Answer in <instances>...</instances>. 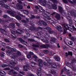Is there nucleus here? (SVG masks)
<instances>
[{
  "label": "nucleus",
  "mask_w": 76,
  "mask_h": 76,
  "mask_svg": "<svg viewBox=\"0 0 76 76\" xmlns=\"http://www.w3.org/2000/svg\"><path fill=\"white\" fill-rule=\"evenodd\" d=\"M11 50L12 51H13V52L16 51L17 53H14L13 54L10 55V57H11L12 58L10 59V64L8 65H5L4 64L2 65V67H5L9 66L10 67L12 68L13 66H15V64H16V63H17V61H18V60H15V59L16 58H18V57L20 56L21 55V53H20L19 51H17L16 49L15 48H11Z\"/></svg>",
  "instance_id": "nucleus-1"
},
{
  "label": "nucleus",
  "mask_w": 76,
  "mask_h": 76,
  "mask_svg": "<svg viewBox=\"0 0 76 76\" xmlns=\"http://www.w3.org/2000/svg\"><path fill=\"white\" fill-rule=\"evenodd\" d=\"M44 58L46 61L43 62V64L45 66H47L48 65V67L49 68V72L51 73L53 75H55L56 72L54 71L52 69V68H56L57 67V65H56L57 63H53L52 60L48 57H45Z\"/></svg>",
  "instance_id": "nucleus-2"
},
{
  "label": "nucleus",
  "mask_w": 76,
  "mask_h": 76,
  "mask_svg": "<svg viewBox=\"0 0 76 76\" xmlns=\"http://www.w3.org/2000/svg\"><path fill=\"white\" fill-rule=\"evenodd\" d=\"M40 3H42L46 6H48L49 9H52L53 8V9H57V7L56 5L55 4L52 5V4L49 2L47 3L46 2L45 0H40Z\"/></svg>",
  "instance_id": "nucleus-3"
},
{
  "label": "nucleus",
  "mask_w": 76,
  "mask_h": 76,
  "mask_svg": "<svg viewBox=\"0 0 76 76\" xmlns=\"http://www.w3.org/2000/svg\"><path fill=\"white\" fill-rule=\"evenodd\" d=\"M62 26L64 27V31L63 34H66L67 33V27L68 28V29L69 31H70L71 32H73V31L75 30L76 31V28L74 26H72V28L71 27H68L67 26V24L66 23H64L62 25Z\"/></svg>",
  "instance_id": "nucleus-4"
},
{
  "label": "nucleus",
  "mask_w": 76,
  "mask_h": 76,
  "mask_svg": "<svg viewBox=\"0 0 76 76\" xmlns=\"http://www.w3.org/2000/svg\"><path fill=\"white\" fill-rule=\"evenodd\" d=\"M33 57L34 58V61H35L37 63H39L38 65L39 67H42L43 66V64L42 63L43 62V61L42 59L39 58L35 55H34Z\"/></svg>",
  "instance_id": "nucleus-5"
},
{
  "label": "nucleus",
  "mask_w": 76,
  "mask_h": 76,
  "mask_svg": "<svg viewBox=\"0 0 76 76\" xmlns=\"http://www.w3.org/2000/svg\"><path fill=\"white\" fill-rule=\"evenodd\" d=\"M7 13H9L12 16H13V17H15L16 18H17V20H21V18L18 15H16V12H14V13L10 11H7Z\"/></svg>",
  "instance_id": "nucleus-6"
},
{
  "label": "nucleus",
  "mask_w": 76,
  "mask_h": 76,
  "mask_svg": "<svg viewBox=\"0 0 76 76\" xmlns=\"http://www.w3.org/2000/svg\"><path fill=\"white\" fill-rule=\"evenodd\" d=\"M29 64H26V65H25L23 66V70L24 71H28V70H31L32 71H34L35 70L36 68H34V67L31 68L29 66Z\"/></svg>",
  "instance_id": "nucleus-7"
},
{
  "label": "nucleus",
  "mask_w": 76,
  "mask_h": 76,
  "mask_svg": "<svg viewBox=\"0 0 76 76\" xmlns=\"http://www.w3.org/2000/svg\"><path fill=\"white\" fill-rule=\"evenodd\" d=\"M74 63H76V60L75 59L74 60L72 61V62L71 63V64H70L69 63H68L67 64V65L68 67H71V68L73 70H74V71L76 72V69H75V67L73 66V64H75Z\"/></svg>",
  "instance_id": "nucleus-8"
},
{
  "label": "nucleus",
  "mask_w": 76,
  "mask_h": 76,
  "mask_svg": "<svg viewBox=\"0 0 76 76\" xmlns=\"http://www.w3.org/2000/svg\"><path fill=\"white\" fill-rule=\"evenodd\" d=\"M38 29H42V30H45V29H47L48 30L49 33L50 34H53L54 33V32L51 29V28L48 27L47 28H45L44 29V28H41V27H39L38 28Z\"/></svg>",
  "instance_id": "nucleus-9"
},
{
  "label": "nucleus",
  "mask_w": 76,
  "mask_h": 76,
  "mask_svg": "<svg viewBox=\"0 0 76 76\" xmlns=\"http://www.w3.org/2000/svg\"><path fill=\"white\" fill-rule=\"evenodd\" d=\"M4 26L5 27V28H9L10 27L13 28H15V25L14 23H12L10 24L9 25H7V26L4 25Z\"/></svg>",
  "instance_id": "nucleus-10"
},
{
  "label": "nucleus",
  "mask_w": 76,
  "mask_h": 76,
  "mask_svg": "<svg viewBox=\"0 0 76 76\" xmlns=\"http://www.w3.org/2000/svg\"><path fill=\"white\" fill-rule=\"evenodd\" d=\"M12 73L13 74H15V75L14 76H23V75H25V73L24 72H20V73L18 74L17 75H16L17 74H18V73L15 72V71H12Z\"/></svg>",
  "instance_id": "nucleus-11"
},
{
  "label": "nucleus",
  "mask_w": 76,
  "mask_h": 76,
  "mask_svg": "<svg viewBox=\"0 0 76 76\" xmlns=\"http://www.w3.org/2000/svg\"><path fill=\"white\" fill-rule=\"evenodd\" d=\"M11 7H14V8H15V9H22V5H19L18 4H16V7H15L12 5H11Z\"/></svg>",
  "instance_id": "nucleus-12"
},
{
  "label": "nucleus",
  "mask_w": 76,
  "mask_h": 76,
  "mask_svg": "<svg viewBox=\"0 0 76 76\" xmlns=\"http://www.w3.org/2000/svg\"><path fill=\"white\" fill-rule=\"evenodd\" d=\"M43 24V26H46L47 25V24L45 22H42V20H41L39 21V23H38V25H39V26H41L42 24Z\"/></svg>",
  "instance_id": "nucleus-13"
},
{
  "label": "nucleus",
  "mask_w": 76,
  "mask_h": 76,
  "mask_svg": "<svg viewBox=\"0 0 76 76\" xmlns=\"http://www.w3.org/2000/svg\"><path fill=\"white\" fill-rule=\"evenodd\" d=\"M56 29H58L59 32H63V28L61 26H58L56 27Z\"/></svg>",
  "instance_id": "nucleus-14"
},
{
  "label": "nucleus",
  "mask_w": 76,
  "mask_h": 76,
  "mask_svg": "<svg viewBox=\"0 0 76 76\" xmlns=\"http://www.w3.org/2000/svg\"><path fill=\"white\" fill-rule=\"evenodd\" d=\"M11 31L12 34H11V37L13 38H16V36L14 34H15V31H13V30H11Z\"/></svg>",
  "instance_id": "nucleus-15"
},
{
  "label": "nucleus",
  "mask_w": 76,
  "mask_h": 76,
  "mask_svg": "<svg viewBox=\"0 0 76 76\" xmlns=\"http://www.w3.org/2000/svg\"><path fill=\"white\" fill-rule=\"evenodd\" d=\"M30 23L32 26V27H28L29 29H30V30H35L36 29L34 27V24H33V23L31 22V23Z\"/></svg>",
  "instance_id": "nucleus-16"
},
{
  "label": "nucleus",
  "mask_w": 76,
  "mask_h": 76,
  "mask_svg": "<svg viewBox=\"0 0 76 76\" xmlns=\"http://www.w3.org/2000/svg\"><path fill=\"white\" fill-rule=\"evenodd\" d=\"M0 31L2 34H3L4 35H7V32H6V31H5V30L2 28H1L0 29Z\"/></svg>",
  "instance_id": "nucleus-17"
},
{
  "label": "nucleus",
  "mask_w": 76,
  "mask_h": 76,
  "mask_svg": "<svg viewBox=\"0 0 76 76\" xmlns=\"http://www.w3.org/2000/svg\"><path fill=\"white\" fill-rule=\"evenodd\" d=\"M50 46L48 45H40V47L41 48H47L48 47H50Z\"/></svg>",
  "instance_id": "nucleus-18"
},
{
  "label": "nucleus",
  "mask_w": 76,
  "mask_h": 76,
  "mask_svg": "<svg viewBox=\"0 0 76 76\" xmlns=\"http://www.w3.org/2000/svg\"><path fill=\"white\" fill-rule=\"evenodd\" d=\"M19 40L21 42V43H22V44H27V42L25 41L24 40L20 38L19 39Z\"/></svg>",
  "instance_id": "nucleus-19"
},
{
  "label": "nucleus",
  "mask_w": 76,
  "mask_h": 76,
  "mask_svg": "<svg viewBox=\"0 0 76 76\" xmlns=\"http://www.w3.org/2000/svg\"><path fill=\"white\" fill-rule=\"evenodd\" d=\"M29 54L27 55V57L28 58H30L31 57V55H33L34 54L33 53L31 52H29Z\"/></svg>",
  "instance_id": "nucleus-20"
},
{
  "label": "nucleus",
  "mask_w": 76,
  "mask_h": 76,
  "mask_svg": "<svg viewBox=\"0 0 76 76\" xmlns=\"http://www.w3.org/2000/svg\"><path fill=\"white\" fill-rule=\"evenodd\" d=\"M23 32V31H22V30H20V29H18L16 31V34H22Z\"/></svg>",
  "instance_id": "nucleus-21"
},
{
  "label": "nucleus",
  "mask_w": 76,
  "mask_h": 76,
  "mask_svg": "<svg viewBox=\"0 0 76 76\" xmlns=\"http://www.w3.org/2000/svg\"><path fill=\"white\" fill-rule=\"evenodd\" d=\"M0 5H1L2 6H3V7H5V8H7V9H10V7L8 6H5V4H2L1 3H0Z\"/></svg>",
  "instance_id": "nucleus-22"
},
{
  "label": "nucleus",
  "mask_w": 76,
  "mask_h": 76,
  "mask_svg": "<svg viewBox=\"0 0 76 76\" xmlns=\"http://www.w3.org/2000/svg\"><path fill=\"white\" fill-rule=\"evenodd\" d=\"M3 17L4 18H6V19H7L8 20H10V18L8 16L6 15H4L3 16Z\"/></svg>",
  "instance_id": "nucleus-23"
},
{
  "label": "nucleus",
  "mask_w": 76,
  "mask_h": 76,
  "mask_svg": "<svg viewBox=\"0 0 76 76\" xmlns=\"http://www.w3.org/2000/svg\"><path fill=\"white\" fill-rule=\"evenodd\" d=\"M67 19L69 21V23L70 24H72L73 23V22H72V19H71V18L69 17V16H68L67 17Z\"/></svg>",
  "instance_id": "nucleus-24"
},
{
  "label": "nucleus",
  "mask_w": 76,
  "mask_h": 76,
  "mask_svg": "<svg viewBox=\"0 0 76 76\" xmlns=\"http://www.w3.org/2000/svg\"><path fill=\"white\" fill-rule=\"evenodd\" d=\"M70 15H72V16H75V17H76V15L75 14V12H73V11H72L70 12H68V15H70Z\"/></svg>",
  "instance_id": "nucleus-25"
},
{
  "label": "nucleus",
  "mask_w": 76,
  "mask_h": 76,
  "mask_svg": "<svg viewBox=\"0 0 76 76\" xmlns=\"http://www.w3.org/2000/svg\"><path fill=\"white\" fill-rule=\"evenodd\" d=\"M56 38L53 37L50 40V42L51 43H53V42H56Z\"/></svg>",
  "instance_id": "nucleus-26"
},
{
  "label": "nucleus",
  "mask_w": 76,
  "mask_h": 76,
  "mask_svg": "<svg viewBox=\"0 0 76 76\" xmlns=\"http://www.w3.org/2000/svg\"><path fill=\"white\" fill-rule=\"evenodd\" d=\"M42 15L43 16H45V18H47V19H46V20H48H48H50L51 19V18H50L49 17H48H48L47 16H45V15H46V14H45V13H44V12H43L42 13Z\"/></svg>",
  "instance_id": "nucleus-27"
},
{
  "label": "nucleus",
  "mask_w": 76,
  "mask_h": 76,
  "mask_svg": "<svg viewBox=\"0 0 76 76\" xmlns=\"http://www.w3.org/2000/svg\"><path fill=\"white\" fill-rule=\"evenodd\" d=\"M59 12L61 13H62V12H63L64 11H63V8L61 7V6H59Z\"/></svg>",
  "instance_id": "nucleus-28"
},
{
  "label": "nucleus",
  "mask_w": 76,
  "mask_h": 76,
  "mask_svg": "<svg viewBox=\"0 0 76 76\" xmlns=\"http://www.w3.org/2000/svg\"><path fill=\"white\" fill-rule=\"evenodd\" d=\"M57 16H55L58 20H60V16L58 14H57Z\"/></svg>",
  "instance_id": "nucleus-29"
},
{
  "label": "nucleus",
  "mask_w": 76,
  "mask_h": 76,
  "mask_svg": "<svg viewBox=\"0 0 76 76\" xmlns=\"http://www.w3.org/2000/svg\"><path fill=\"white\" fill-rule=\"evenodd\" d=\"M23 13L24 14H25L26 15H28V14L29 13V12L27 10H23Z\"/></svg>",
  "instance_id": "nucleus-30"
},
{
  "label": "nucleus",
  "mask_w": 76,
  "mask_h": 76,
  "mask_svg": "<svg viewBox=\"0 0 76 76\" xmlns=\"http://www.w3.org/2000/svg\"><path fill=\"white\" fill-rule=\"evenodd\" d=\"M6 53L7 54V55H8L9 56V55H10L11 54V52L9 50H7Z\"/></svg>",
  "instance_id": "nucleus-31"
},
{
  "label": "nucleus",
  "mask_w": 76,
  "mask_h": 76,
  "mask_svg": "<svg viewBox=\"0 0 76 76\" xmlns=\"http://www.w3.org/2000/svg\"><path fill=\"white\" fill-rule=\"evenodd\" d=\"M55 59L56 61H60V58L58 56L56 57L55 58Z\"/></svg>",
  "instance_id": "nucleus-32"
},
{
  "label": "nucleus",
  "mask_w": 76,
  "mask_h": 76,
  "mask_svg": "<svg viewBox=\"0 0 76 76\" xmlns=\"http://www.w3.org/2000/svg\"><path fill=\"white\" fill-rule=\"evenodd\" d=\"M68 1L70 3H71L72 4H73V2H72V1H70V0H68ZM73 1H74V3H76V0H73Z\"/></svg>",
  "instance_id": "nucleus-33"
},
{
  "label": "nucleus",
  "mask_w": 76,
  "mask_h": 76,
  "mask_svg": "<svg viewBox=\"0 0 76 76\" xmlns=\"http://www.w3.org/2000/svg\"><path fill=\"white\" fill-rule=\"evenodd\" d=\"M37 64L33 62H32L30 64V65H31L32 67H34V65H36Z\"/></svg>",
  "instance_id": "nucleus-34"
},
{
  "label": "nucleus",
  "mask_w": 76,
  "mask_h": 76,
  "mask_svg": "<svg viewBox=\"0 0 76 76\" xmlns=\"http://www.w3.org/2000/svg\"><path fill=\"white\" fill-rule=\"evenodd\" d=\"M49 53L50 56H53V55L56 54L55 53H54V52L52 51H50L49 52Z\"/></svg>",
  "instance_id": "nucleus-35"
},
{
  "label": "nucleus",
  "mask_w": 76,
  "mask_h": 76,
  "mask_svg": "<svg viewBox=\"0 0 76 76\" xmlns=\"http://www.w3.org/2000/svg\"><path fill=\"white\" fill-rule=\"evenodd\" d=\"M4 53L3 52H2L1 53L0 52V56L1 57H4Z\"/></svg>",
  "instance_id": "nucleus-36"
},
{
  "label": "nucleus",
  "mask_w": 76,
  "mask_h": 76,
  "mask_svg": "<svg viewBox=\"0 0 76 76\" xmlns=\"http://www.w3.org/2000/svg\"><path fill=\"white\" fill-rule=\"evenodd\" d=\"M27 76H34V74L31 73H27Z\"/></svg>",
  "instance_id": "nucleus-37"
},
{
  "label": "nucleus",
  "mask_w": 76,
  "mask_h": 76,
  "mask_svg": "<svg viewBox=\"0 0 76 76\" xmlns=\"http://www.w3.org/2000/svg\"><path fill=\"white\" fill-rule=\"evenodd\" d=\"M44 53H45V54H48V53H49V51L47 50H44Z\"/></svg>",
  "instance_id": "nucleus-38"
},
{
  "label": "nucleus",
  "mask_w": 76,
  "mask_h": 76,
  "mask_svg": "<svg viewBox=\"0 0 76 76\" xmlns=\"http://www.w3.org/2000/svg\"><path fill=\"white\" fill-rule=\"evenodd\" d=\"M50 1H53V3H57L58 2V1H57L56 0H50Z\"/></svg>",
  "instance_id": "nucleus-39"
},
{
  "label": "nucleus",
  "mask_w": 76,
  "mask_h": 76,
  "mask_svg": "<svg viewBox=\"0 0 76 76\" xmlns=\"http://www.w3.org/2000/svg\"><path fill=\"white\" fill-rule=\"evenodd\" d=\"M39 56L41 57H42L44 56V53H40L39 54Z\"/></svg>",
  "instance_id": "nucleus-40"
},
{
  "label": "nucleus",
  "mask_w": 76,
  "mask_h": 76,
  "mask_svg": "<svg viewBox=\"0 0 76 76\" xmlns=\"http://www.w3.org/2000/svg\"><path fill=\"white\" fill-rule=\"evenodd\" d=\"M73 75V73L72 72H70L68 73V76H72Z\"/></svg>",
  "instance_id": "nucleus-41"
},
{
  "label": "nucleus",
  "mask_w": 76,
  "mask_h": 76,
  "mask_svg": "<svg viewBox=\"0 0 76 76\" xmlns=\"http://www.w3.org/2000/svg\"><path fill=\"white\" fill-rule=\"evenodd\" d=\"M68 44L70 45H72L73 44V42L72 41H70L69 42H68Z\"/></svg>",
  "instance_id": "nucleus-42"
},
{
  "label": "nucleus",
  "mask_w": 76,
  "mask_h": 76,
  "mask_svg": "<svg viewBox=\"0 0 76 76\" xmlns=\"http://www.w3.org/2000/svg\"><path fill=\"white\" fill-rule=\"evenodd\" d=\"M4 41H6V42H10V41H9V40L7 39H4Z\"/></svg>",
  "instance_id": "nucleus-43"
},
{
  "label": "nucleus",
  "mask_w": 76,
  "mask_h": 76,
  "mask_svg": "<svg viewBox=\"0 0 76 76\" xmlns=\"http://www.w3.org/2000/svg\"><path fill=\"white\" fill-rule=\"evenodd\" d=\"M42 41H43V42H46V43H48V40H46L45 41V40H44V39H42Z\"/></svg>",
  "instance_id": "nucleus-44"
},
{
  "label": "nucleus",
  "mask_w": 76,
  "mask_h": 76,
  "mask_svg": "<svg viewBox=\"0 0 76 76\" xmlns=\"http://www.w3.org/2000/svg\"><path fill=\"white\" fill-rule=\"evenodd\" d=\"M70 39H72L73 41H76V39H75H75H74V38L73 37H71L70 38Z\"/></svg>",
  "instance_id": "nucleus-45"
},
{
  "label": "nucleus",
  "mask_w": 76,
  "mask_h": 76,
  "mask_svg": "<svg viewBox=\"0 0 76 76\" xmlns=\"http://www.w3.org/2000/svg\"><path fill=\"white\" fill-rule=\"evenodd\" d=\"M32 46L34 47H39V46L37 45L34 44L32 45Z\"/></svg>",
  "instance_id": "nucleus-46"
},
{
  "label": "nucleus",
  "mask_w": 76,
  "mask_h": 76,
  "mask_svg": "<svg viewBox=\"0 0 76 76\" xmlns=\"http://www.w3.org/2000/svg\"><path fill=\"white\" fill-rule=\"evenodd\" d=\"M19 60L20 61H24V60H25V58H24V59H21V58H20Z\"/></svg>",
  "instance_id": "nucleus-47"
},
{
  "label": "nucleus",
  "mask_w": 76,
  "mask_h": 76,
  "mask_svg": "<svg viewBox=\"0 0 76 76\" xmlns=\"http://www.w3.org/2000/svg\"><path fill=\"white\" fill-rule=\"evenodd\" d=\"M37 75H38V76H41V72H38L37 73Z\"/></svg>",
  "instance_id": "nucleus-48"
},
{
  "label": "nucleus",
  "mask_w": 76,
  "mask_h": 76,
  "mask_svg": "<svg viewBox=\"0 0 76 76\" xmlns=\"http://www.w3.org/2000/svg\"><path fill=\"white\" fill-rule=\"evenodd\" d=\"M41 10H39V12H42V11H43V12H44V11H45V10H44V9H43V8H42L41 9ZM42 10V11H41Z\"/></svg>",
  "instance_id": "nucleus-49"
},
{
  "label": "nucleus",
  "mask_w": 76,
  "mask_h": 76,
  "mask_svg": "<svg viewBox=\"0 0 76 76\" xmlns=\"http://www.w3.org/2000/svg\"><path fill=\"white\" fill-rule=\"evenodd\" d=\"M44 37L45 38H48V35L47 34L46 35H44Z\"/></svg>",
  "instance_id": "nucleus-50"
},
{
  "label": "nucleus",
  "mask_w": 76,
  "mask_h": 76,
  "mask_svg": "<svg viewBox=\"0 0 76 76\" xmlns=\"http://www.w3.org/2000/svg\"><path fill=\"white\" fill-rule=\"evenodd\" d=\"M68 55H70L71 56H72V52H68Z\"/></svg>",
  "instance_id": "nucleus-51"
},
{
  "label": "nucleus",
  "mask_w": 76,
  "mask_h": 76,
  "mask_svg": "<svg viewBox=\"0 0 76 76\" xmlns=\"http://www.w3.org/2000/svg\"><path fill=\"white\" fill-rule=\"evenodd\" d=\"M62 0L64 3H66V4H67L68 2L67 1V0Z\"/></svg>",
  "instance_id": "nucleus-52"
},
{
  "label": "nucleus",
  "mask_w": 76,
  "mask_h": 76,
  "mask_svg": "<svg viewBox=\"0 0 76 76\" xmlns=\"http://www.w3.org/2000/svg\"><path fill=\"white\" fill-rule=\"evenodd\" d=\"M18 47H19V48H22L23 47V46L21 45H18Z\"/></svg>",
  "instance_id": "nucleus-53"
},
{
  "label": "nucleus",
  "mask_w": 76,
  "mask_h": 76,
  "mask_svg": "<svg viewBox=\"0 0 76 76\" xmlns=\"http://www.w3.org/2000/svg\"><path fill=\"white\" fill-rule=\"evenodd\" d=\"M1 45H2L3 46H4L5 45H6V43H4V42H2L1 43Z\"/></svg>",
  "instance_id": "nucleus-54"
},
{
  "label": "nucleus",
  "mask_w": 76,
  "mask_h": 76,
  "mask_svg": "<svg viewBox=\"0 0 76 76\" xmlns=\"http://www.w3.org/2000/svg\"><path fill=\"white\" fill-rule=\"evenodd\" d=\"M28 41H31V42H33V41H34V40L33 39H28Z\"/></svg>",
  "instance_id": "nucleus-55"
},
{
  "label": "nucleus",
  "mask_w": 76,
  "mask_h": 76,
  "mask_svg": "<svg viewBox=\"0 0 76 76\" xmlns=\"http://www.w3.org/2000/svg\"><path fill=\"white\" fill-rule=\"evenodd\" d=\"M21 0L22 1H23L22 0H18V1L21 4H22V1H21Z\"/></svg>",
  "instance_id": "nucleus-56"
},
{
  "label": "nucleus",
  "mask_w": 76,
  "mask_h": 76,
  "mask_svg": "<svg viewBox=\"0 0 76 76\" xmlns=\"http://www.w3.org/2000/svg\"><path fill=\"white\" fill-rule=\"evenodd\" d=\"M0 75H1V76H3V75H4V74L0 71Z\"/></svg>",
  "instance_id": "nucleus-57"
},
{
  "label": "nucleus",
  "mask_w": 76,
  "mask_h": 76,
  "mask_svg": "<svg viewBox=\"0 0 76 76\" xmlns=\"http://www.w3.org/2000/svg\"><path fill=\"white\" fill-rule=\"evenodd\" d=\"M53 22L55 23H57L58 22L57 20H53Z\"/></svg>",
  "instance_id": "nucleus-58"
},
{
  "label": "nucleus",
  "mask_w": 76,
  "mask_h": 76,
  "mask_svg": "<svg viewBox=\"0 0 76 76\" xmlns=\"http://www.w3.org/2000/svg\"><path fill=\"white\" fill-rule=\"evenodd\" d=\"M64 70L65 71H66V72H69V70L67 69L66 68H64Z\"/></svg>",
  "instance_id": "nucleus-59"
},
{
  "label": "nucleus",
  "mask_w": 76,
  "mask_h": 76,
  "mask_svg": "<svg viewBox=\"0 0 76 76\" xmlns=\"http://www.w3.org/2000/svg\"><path fill=\"white\" fill-rule=\"evenodd\" d=\"M35 8H36V9H38L39 8V7H38L37 6H35Z\"/></svg>",
  "instance_id": "nucleus-60"
},
{
  "label": "nucleus",
  "mask_w": 76,
  "mask_h": 76,
  "mask_svg": "<svg viewBox=\"0 0 76 76\" xmlns=\"http://www.w3.org/2000/svg\"><path fill=\"white\" fill-rule=\"evenodd\" d=\"M15 70H19V69L18 67H16L15 68Z\"/></svg>",
  "instance_id": "nucleus-61"
},
{
  "label": "nucleus",
  "mask_w": 76,
  "mask_h": 76,
  "mask_svg": "<svg viewBox=\"0 0 76 76\" xmlns=\"http://www.w3.org/2000/svg\"><path fill=\"white\" fill-rule=\"evenodd\" d=\"M17 26H20V24H19V23H15Z\"/></svg>",
  "instance_id": "nucleus-62"
},
{
  "label": "nucleus",
  "mask_w": 76,
  "mask_h": 76,
  "mask_svg": "<svg viewBox=\"0 0 76 76\" xmlns=\"http://www.w3.org/2000/svg\"><path fill=\"white\" fill-rule=\"evenodd\" d=\"M23 5H24V6H26L27 5V3L26 2L23 3Z\"/></svg>",
  "instance_id": "nucleus-63"
},
{
  "label": "nucleus",
  "mask_w": 76,
  "mask_h": 76,
  "mask_svg": "<svg viewBox=\"0 0 76 76\" xmlns=\"http://www.w3.org/2000/svg\"><path fill=\"white\" fill-rule=\"evenodd\" d=\"M26 36L27 37H30V34L27 33L26 34Z\"/></svg>",
  "instance_id": "nucleus-64"
}]
</instances>
